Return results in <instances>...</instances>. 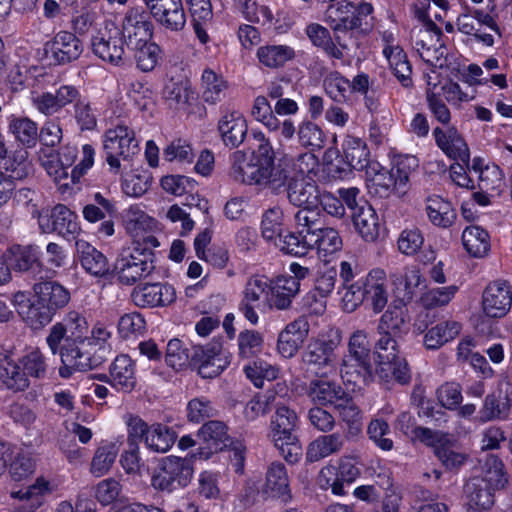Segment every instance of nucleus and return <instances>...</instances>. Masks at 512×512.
I'll list each match as a JSON object with an SVG mask.
<instances>
[{
    "mask_svg": "<svg viewBox=\"0 0 512 512\" xmlns=\"http://www.w3.org/2000/svg\"><path fill=\"white\" fill-rule=\"evenodd\" d=\"M198 437L206 445L199 448L193 455L194 458L200 460H207L214 453L228 448L231 439L227 425L219 420L205 422L198 430Z\"/></svg>",
    "mask_w": 512,
    "mask_h": 512,
    "instance_id": "nucleus-19",
    "label": "nucleus"
},
{
    "mask_svg": "<svg viewBox=\"0 0 512 512\" xmlns=\"http://www.w3.org/2000/svg\"><path fill=\"white\" fill-rule=\"evenodd\" d=\"M154 26L147 10L132 7L125 13L121 23V37L126 47H136L152 39Z\"/></svg>",
    "mask_w": 512,
    "mask_h": 512,
    "instance_id": "nucleus-14",
    "label": "nucleus"
},
{
    "mask_svg": "<svg viewBox=\"0 0 512 512\" xmlns=\"http://www.w3.org/2000/svg\"><path fill=\"white\" fill-rule=\"evenodd\" d=\"M371 344L365 330L354 331L348 342V354L344 357L341 377L344 382L362 388L373 379Z\"/></svg>",
    "mask_w": 512,
    "mask_h": 512,
    "instance_id": "nucleus-3",
    "label": "nucleus"
},
{
    "mask_svg": "<svg viewBox=\"0 0 512 512\" xmlns=\"http://www.w3.org/2000/svg\"><path fill=\"white\" fill-rule=\"evenodd\" d=\"M5 259L13 272L27 275L34 281L42 279L43 260L36 244H13L6 249Z\"/></svg>",
    "mask_w": 512,
    "mask_h": 512,
    "instance_id": "nucleus-12",
    "label": "nucleus"
},
{
    "mask_svg": "<svg viewBox=\"0 0 512 512\" xmlns=\"http://www.w3.org/2000/svg\"><path fill=\"white\" fill-rule=\"evenodd\" d=\"M342 341L341 331L331 328L311 339L301 354L307 372L326 378L336 370V350Z\"/></svg>",
    "mask_w": 512,
    "mask_h": 512,
    "instance_id": "nucleus-4",
    "label": "nucleus"
},
{
    "mask_svg": "<svg viewBox=\"0 0 512 512\" xmlns=\"http://www.w3.org/2000/svg\"><path fill=\"white\" fill-rule=\"evenodd\" d=\"M285 192L288 202L295 207H320V195L322 191L316 181L312 178L300 176L296 172Z\"/></svg>",
    "mask_w": 512,
    "mask_h": 512,
    "instance_id": "nucleus-21",
    "label": "nucleus"
},
{
    "mask_svg": "<svg viewBox=\"0 0 512 512\" xmlns=\"http://www.w3.org/2000/svg\"><path fill=\"white\" fill-rule=\"evenodd\" d=\"M484 313L491 318L505 316L512 305V293L506 282L490 283L483 292Z\"/></svg>",
    "mask_w": 512,
    "mask_h": 512,
    "instance_id": "nucleus-27",
    "label": "nucleus"
},
{
    "mask_svg": "<svg viewBox=\"0 0 512 512\" xmlns=\"http://www.w3.org/2000/svg\"><path fill=\"white\" fill-rule=\"evenodd\" d=\"M222 343L213 340L206 345L192 347L190 366L197 370L202 378L212 379L222 373L229 361L221 357Z\"/></svg>",
    "mask_w": 512,
    "mask_h": 512,
    "instance_id": "nucleus-13",
    "label": "nucleus"
},
{
    "mask_svg": "<svg viewBox=\"0 0 512 512\" xmlns=\"http://www.w3.org/2000/svg\"><path fill=\"white\" fill-rule=\"evenodd\" d=\"M263 493L272 499L287 504L292 500L290 479L285 465L281 462H272L266 472Z\"/></svg>",
    "mask_w": 512,
    "mask_h": 512,
    "instance_id": "nucleus-29",
    "label": "nucleus"
},
{
    "mask_svg": "<svg viewBox=\"0 0 512 512\" xmlns=\"http://www.w3.org/2000/svg\"><path fill=\"white\" fill-rule=\"evenodd\" d=\"M230 177L241 184L257 185L259 169L251 159L247 160V154L242 150H235L229 157Z\"/></svg>",
    "mask_w": 512,
    "mask_h": 512,
    "instance_id": "nucleus-41",
    "label": "nucleus"
},
{
    "mask_svg": "<svg viewBox=\"0 0 512 512\" xmlns=\"http://www.w3.org/2000/svg\"><path fill=\"white\" fill-rule=\"evenodd\" d=\"M238 355L242 359L258 356L263 349V336L256 330H244L238 335Z\"/></svg>",
    "mask_w": 512,
    "mask_h": 512,
    "instance_id": "nucleus-62",
    "label": "nucleus"
},
{
    "mask_svg": "<svg viewBox=\"0 0 512 512\" xmlns=\"http://www.w3.org/2000/svg\"><path fill=\"white\" fill-rule=\"evenodd\" d=\"M272 279L263 274H254L247 278L242 290L239 311L252 325L258 324L256 308L261 304L269 307Z\"/></svg>",
    "mask_w": 512,
    "mask_h": 512,
    "instance_id": "nucleus-11",
    "label": "nucleus"
},
{
    "mask_svg": "<svg viewBox=\"0 0 512 512\" xmlns=\"http://www.w3.org/2000/svg\"><path fill=\"white\" fill-rule=\"evenodd\" d=\"M323 87L326 94L337 103H346L350 99V81L337 71L324 78Z\"/></svg>",
    "mask_w": 512,
    "mask_h": 512,
    "instance_id": "nucleus-60",
    "label": "nucleus"
},
{
    "mask_svg": "<svg viewBox=\"0 0 512 512\" xmlns=\"http://www.w3.org/2000/svg\"><path fill=\"white\" fill-rule=\"evenodd\" d=\"M217 131L224 146L235 149L247 136V121L241 112L227 109L218 120Z\"/></svg>",
    "mask_w": 512,
    "mask_h": 512,
    "instance_id": "nucleus-23",
    "label": "nucleus"
},
{
    "mask_svg": "<svg viewBox=\"0 0 512 512\" xmlns=\"http://www.w3.org/2000/svg\"><path fill=\"white\" fill-rule=\"evenodd\" d=\"M46 50L55 64L65 65L80 57L83 44L74 33L59 31L46 43Z\"/></svg>",
    "mask_w": 512,
    "mask_h": 512,
    "instance_id": "nucleus-24",
    "label": "nucleus"
},
{
    "mask_svg": "<svg viewBox=\"0 0 512 512\" xmlns=\"http://www.w3.org/2000/svg\"><path fill=\"white\" fill-rule=\"evenodd\" d=\"M479 476L496 491L503 489L508 483L502 460L492 454L486 457Z\"/></svg>",
    "mask_w": 512,
    "mask_h": 512,
    "instance_id": "nucleus-52",
    "label": "nucleus"
},
{
    "mask_svg": "<svg viewBox=\"0 0 512 512\" xmlns=\"http://www.w3.org/2000/svg\"><path fill=\"white\" fill-rule=\"evenodd\" d=\"M309 333V323L303 316L288 323L279 333L277 339V350L286 358L294 357Z\"/></svg>",
    "mask_w": 512,
    "mask_h": 512,
    "instance_id": "nucleus-26",
    "label": "nucleus"
},
{
    "mask_svg": "<svg viewBox=\"0 0 512 512\" xmlns=\"http://www.w3.org/2000/svg\"><path fill=\"white\" fill-rule=\"evenodd\" d=\"M0 381L6 389L13 392H23L30 387L18 359L8 354L0 355Z\"/></svg>",
    "mask_w": 512,
    "mask_h": 512,
    "instance_id": "nucleus-35",
    "label": "nucleus"
},
{
    "mask_svg": "<svg viewBox=\"0 0 512 512\" xmlns=\"http://www.w3.org/2000/svg\"><path fill=\"white\" fill-rule=\"evenodd\" d=\"M365 302L369 303L375 313H380L388 302L386 274L382 269H373L360 278Z\"/></svg>",
    "mask_w": 512,
    "mask_h": 512,
    "instance_id": "nucleus-30",
    "label": "nucleus"
},
{
    "mask_svg": "<svg viewBox=\"0 0 512 512\" xmlns=\"http://www.w3.org/2000/svg\"><path fill=\"white\" fill-rule=\"evenodd\" d=\"M295 173L296 171L289 161L279 159L272 164L260 167L256 186L267 189L274 195H279L286 191Z\"/></svg>",
    "mask_w": 512,
    "mask_h": 512,
    "instance_id": "nucleus-17",
    "label": "nucleus"
},
{
    "mask_svg": "<svg viewBox=\"0 0 512 512\" xmlns=\"http://www.w3.org/2000/svg\"><path fill=\"white\" fill-rule=\"evenodd\" d=\"M395 53L393 50L388 54V49L384 50L385 55L388 58L389 64L393 70V74L405 88L412 86V67L407 59L406 54L402 49L396 47Z\"/></svg>",
    "mask_w": 512,
    "mask_h": 512,
    "instance_id": "nucleus-61",
    "label": "nucleus"
},
{
    "mask_svg": "<svg viewBox=\"0 0 512 512\" xmlns=\"http://www.w3.org/2000/svg\"><path fill=\"white\" fill-rule=\"evenodd\" d=\"M462 242L466 251L475 258H481L490 251V237L480 226L471 225L464 229Z\"/></svg>",
    "mask_w": 512,
    "mask_h": 512,
    "instance_id": "nucleus-47",
    "label": "nucleus"
},
{
    "mask_svg": "<svg viewBox=\"0 0 512 512\" xmlns=\"http://www.w3.org/2000/svg\"><path fill=\"white\" fill-rule=\"evenodd\" d=\"M193 466L187 458L166 456L159 460L151 477V486L163 493H172L189 485Z\"/></svg>",
    "mask_w": 512,
    "mask_h": 512,
    "instance_id": "nucleus-9",
    "label": "nucleus"
},
{
    "mask_svg": "<svg viewBox=\"0 0 512 512\" xmlns=\"http://www.w3.org/2000/svg\"><path fill=\"white\" fill-rule=\"evenodd\" d=\"M8 132L23 148H33L38 141V125L25 116L12 115L9 118Z\"/></svg>",
    "mask_w": 512,
    "mask_h": 512,
    "instance_id": "nucleus-43",
    "label": "nucleus"
},
{
    "mask_svg": "<svg viewBox=\"0 0 512 512\" xmlns=\"http://www.w3.org/2000/svg\"><path fill=\"white\" fill-rule=\"evenodd\" d=\"M105 161L112 174L122 170L121 161L127 162L140 151L135 132L124 124H117L107 129L102 137Z\"/></svg>",
    "mask_w": 512,
    "mask_h": 512,
    "instance_id": "nucleus-8",
    "label": "nucleus"
},
{
    "mask_svg": "<svg viewBox=\"0 0 512 512\" xmlns=\"http://www.w3.org/2000/svg\"><path fill=\"white\" fill-rule=\"evenodd\" d=\"M408 323L407 309L403 305L389 306L379 320L377 331L380 338L375 345L379 358L376 373L386 382L394 379L399 384L406 385L411 381L408 363L399 354L397 340L408 332Z\"/></svg>",
    "mask_w": 512,
    "mask_h": 512,
    "instance_id": "nucleus-1",
    "label": "nucleus"
},
{
    "mask_svg": "<svg viewBox=\"0 0 512 512\" xmlns=\"http://www.w3.org/2000/svg\"><path fill=\"white\" fill-rule=\"evenodd\" d=\"M373 12L370 3L362 2L355 6L353 2L341 0L328 6L325 20L334 33L348 32L362 28L365 19Z\"/></svg>",
    "mask_w": 512,
    "mask_h": 512,
    "instance_id": "nucleus-10",
    "label": "nucleus"
},
{
    "mask_svg": "<svg viewBox=\"0 0 512 512\" xmlns=\"http://www.w3.org/2000/svg\"><path fill=\"white\" fill-rule=\"evenodd\" d=\"M345 445V436L339 432L321 435L307 447L306 460L317 462L332 454L339 453Z\"/></svg>",
    "mask_w": 512,
    "mask_h": 512,
    "instance_id": "nucleus-40",
    "label": "nucleus"
},
{
    "mask_svg": "<svg viewBox=\"0 0 512 512\" xmlns=\"http://www.w3.org/2000/svg\"><path fill=\"white\" fill-rule=\"evenodd\" d=\"M442 30L434 23L428 22V27H414L411 40L420 57L428 64L435 66L443 55Z\"/></svg>",
    "mask_w": 512,
    "mask_h": 512,
    "instance_id": "nucleus-16",
    "label": "nucleus"
},
{
    "mask_svg": "<svg viewBox=\"0 0 512 512\" xmlns=\"http://www.w3.org/2000/svg\"><path fill=\"white\" fill-rule=\"evenodd\" d=\"M341 247L342 239L338 231L329 227H322L311 241V250L316 249L318 252H323L324 255L333 254Z\"/></svg>",
    "mask_w": 512,
    "mask_h": 512,
    "instance_id": "nucleus-63",
    "label": "nucleus"
},
{
    "mask_svg": "<svg viewBox=\"0 0 512 512\" xmlns=\"http://www.w3.org/2000/svg\"><path fill=\"white\" fill-rule=\"evenodd\" d=\"M150 17L170 32H181L187 22L182 0H143Z\"/></svg>",
    "mask_w": 512,
    "mask_h": 512,
    "instance_id": "nucleus-15",
    "label": "nucleus"
},
{
    "mask_svg": "<svg viewBox=\"0 0 512 512\" xmlns=\"http://www.w3.org/2000/svg\"><path fill=\"white\" fill-rule=\"evenodd\" d=\"M68 261V255L64 247L55 242H49L45 249L42 276L55 278L58 271L64 268Z\"/></svg>",
    "mask_w": 512,
    "mask_h": 512,
    "instance_id": "nucleus-55",
    "label": "nucleus"
},
{
    "mask_svg": "<svg viewBox=\"0 0 512 512\" xmlns=\"http://www.w3.org/2000/svg\"><path fill=\"white\" fill-rule=\"evenodd\" d=\"M345 390L335 381L317 377L312 379L307 386L306 394L316 406H334L344 395Z\"/></svg>",
    "mask_w": 512,
    "mask_h": 512,
    "instance_id": "nucleus-33",
    "label": "nucleus"
},
{
    "mask_svg": "<svg viewBox=\"0 0 512 512\" xmlns=\"http://www.w3.org/2000/svg\"><path fill=\"white\" fill-rule=\"evenodd\" d=\"M119 453V445L114 442H103L96 450L90 464V472L95 477L107 474L112 468Z\"/></svg>",
    "mask_w": 512,
    "mask_h": 512,
    "instance_id": "nucleus-51",
    "label": "nucleus"
},
{
    "mask_svg": "<svg viewBox=\"0 0 512 512\" xmlns=\"http://www.w3.org/2000/svg\"><path fill=\"white\" fill-rule=\"evenodd\" d=\"M49 482L44 478H37L35 483L25 490L12 493V496L24 503L18 508L19 512H34L43 504V495L49 492Z\"/></svg>",
    "mask_w": 512,
    "mask_h": 512,
    "instance_id": "nucleus-48",
    "label": "nucleus"
},
{
    "mask_svg": "<svg viewBox=\"0 0 512 512\" xmlns=\"http://www.w3.org/2000/svg\"><path fill=\"white\" fill-rule=\"evenodd\" d=\"M294 220L299 235L308 238L309 241H313L314 235L323 227L320 207L299 208Z\"/></svg>",
    "mask_w": 512,
    "mask_h": 512,
    "instance_id": "nucleus-50",
    "label": "nucleus"
},
{
    "mask_svg": "<svg viewBox=\"0 0 512 512\" xmlns=\"http://www.w3.org/2000/svg\"><path fill=\"white\" fill-rule=\"evenodd\" d=\"M433 135L437 146L451 159L459 160L464 164L469 162V149L463 137L455 127L444 130L436 127Z\"/></svg>",
    "mask_w": 512,
    "mask_h": 512,
    "instance_id": "nucleus-31",
    "label": "nucleus"
},
{
    "mask_svg": "<svg viewBox=\"0 0 512 512\" xmlns=\"http://www.w3.org/2000/svg\"><path fill=\"white\" fill-rule=\"evenodd\" d=\"M342 151L345 163L349 169H340L338 166L331 164L330 171H337L339 177L342 172L355 169L358 171L365 170L373 161L369 159V149L364 140L355 136H346L342 143Z\"/></svg>",
    "mask_w": 512,
    "mask_h": 512,
    "instance_id": "nucleus-28",
    "label": "nucleus"
},
{
    "mask_svg": "<svg viewBox=\"0 0 512 512\" xmlns=\"http://www.w3.org/2000/svg\"><path fill=\"white\" fill-rule=\"evenodd\" d=\"M21 368L31 384L32 380H39L45 377L47 364L45 357L39 349H33L18 358Z\"/></svg>",
    "mask_w": 512,
    "mask_h": 512,
    "instance_id": "nucleus-58",
    "label": "nucleus"
},
{
    "mask_svg": "<svg viewBox=\"0 0 512 512\" xmlns=\"http://www.w3.org/2000/svg\"><path fill=\"white\" fill-rule=\"evenodd\" d=\"M127 49L133 52L137 67L143 72H150L155 68L161 51L159 45L151 40L144 41L143 44L136 47H127Z\"/></svg>",
    "mask_w": 512,
    "mask_h": 512,
    "instance_id": "nucleus-56",
    "label": "nucleus"
},
{
    "mask_svg": "<svg viewBox=\"0 0 512 512\" xmlns=\"http://www.w3.org/2000/svg\"><path fill=\"white\" fill-rule=\"evenodd\" d=\"M76 251L83 269L97 278H104L112 272L107 257L85 240L79 239L75 243Z\"/></svg>",
    "mask_w": 512,
    "mask_h": 512,
    "instance_id": "nucleus-32",
    "label": "nucleus"
},
{
    "mask_svg": "<svg viewBox=\"0 0 512 512\" xmlns=\"http://www.w3.org/2000/svg\"><path fill=\"white\" fill-rule=\"evenodd\" d=\"M133 303L141 308L163 307L176 299L173 286L163 283H146L136 286L131 293Z\"/></svg>",
    "mask_w": 512,
    "mask_h": 512,
    "instance_id": "nucleus-22",
    "label": "nucleus"
},
{
    "mask_svg": "<svg viewBox=\"0 0 512 512\" xmlns=\"http://www.w3.org/2000/svg\"><path fill=\"white\" fill-rule=\"evenodd\" d=\"M177 434L172 427L162 423L150 425V430L145 438L146 448L154 453H166L174 445Z\"/></svg>",
    "mask_w": 512,
    "mask_h": 512,
    "instance_id": "nucleus-45",
    "label": "nucleus"
},
{
    "mask_svg": "<svg viewBox=\"0 0 512 512\" xmlns=\"http://www.w3.org/2000/svg\"><path fill=\"white\" fill-rule=\"evenodd\" d=\"M274 245L282 252L297 257L305 256L311 250V241L300 236L298 231L282 235Z\"/></svg>",
    "mask_w": 512,
    "mask_h": 512,
    "instance_id": "nucleus-64",
    "label": "nucleus"
},
{
    "mask_svg": "<svg viewBox=\"0 0 512 512\" xmlns=\"http://www.w3.org/2000/svg\"><path fill=\"white\" fill-rule=\"evenodd\" d=\"M88 330V324L84 316L76 311H70L62 322L54 324L50 328L49 335L46 338L51 351L57 349L64 339L88 338L85 333Z\"/></svg>",
    "mask_w": 512,
    "mask_h": 512,
    "instance_id": "nucleus-25",
    "label": "nucleus"
},
{
    "mask_svg": "<svg viewBox=\"0 0 512 512\" xmlns=\"http://www.w3.org/2000/svg\"><path fill=\"white\" fill-rule=\"evenodd\" d=\"M30 163L28 161V152L24 148L16 149L0 155V170L5 177L15 180H22L29 174Z\"/></svg>",
    "mask_w": 512,
    "mask_h": 512,
    "instance_id": "nucleus-42",
    "label": "nucleus"
},
{
    "mask_svg": "<svg viewBox=\"0 0 512 512\" xmlns=\"http://www.w3.org/2000/svg\"><path fill=\"white\" fill-rule=\"evenodd\" d=\"M367 179L370 181V187L381 198H387L392 192L403 194V190L398 187L397 180L393 172L384 168L379 162L373 161L365 170Z\"/></svg>",
    "mask_w": 512,
    "mask_h": 512,
    "instance_id": "nucleus-37",
    "label": "nucleus"
},
{
    "mask_svg": "<svg viewBox=\"0 0 512 512\" xmlns=\"http://www.w3.org/2000/svg\"><path fill=\"white\" fill-rule=\"evenodd\" d=\"M275 407L268 435L285 461L295 464L302 456V448L295 434L298 416L294 410L285 405L277 403Z\"/></svg>",
    "mask_w": 512,
    "mask_h": 512,
    "instance_id": "nucleus-5",
    "label": "nucleus"
},
{
    "mask_svg": "<svg viewBox=\"0 0 512 512\" xmlns=\"http://www.w3.org/2000/svg\"><path fill=\"white\" fill-rule=\"evenodd\" d=\"M283 211L280 207L267 209L261 220V234L267 241L274 244L283 234Z\"/></svg>",
    "mask_w": 512,
    "mask_h": 512,
    "instance_id": "nucleus-59",
    "label": "nucleus"
},
{
    "mask_svg": "<svg viewBox=\"0 0 512 512\" xmlns=\"http://www.w3.org/2000/svg\"><path fill=\"white\" fill-rule=\"evenodd\" d=\"M463 491L471 510L475 508L487 510L494 504L496 490L485 483L480 476L470 477L466 481Z\"/></svg>",
    "mask_w": 512,
    "mask_h": 512,
    "instance_id": "nucleus-38",
    "label": "nucleus"
},
{
    "mask_svg": "<svg viewBox=\"0 0 512 512\" xmlns=\"http://www.w3.org/2000/svg\"><path fill=\"white\" fill-rule=\"evenodd\" d=\"M261 64L268 68H278L295 57L294 50L286 45H267L257 50Z\"/></svg>",
    "mask_w": 512,
    "mask_h": 512,
    "instance_id": "nucleus-53",
    "label": "nucleus"
},
{
    "mask_svg": "<svg viewBox=\"0 0 512 512\" xmlns=\"http://www.w3.org/2000/svg\"><path fill=\"white\" fill-rule=\"evenodd\" d=\"M54 278L42 276L32 285L33 300L30 306L23 309L24 322L33 330L48 325L55 314L70 301L69 290Z\"/></svg>",
    "mask_w": 512,
    "mask_h": 512,
    "instance_id": "nucleus-2",
    "label": "nucleus"
},
{
    "mask_svg": "<svg viewBox=\"0 0 512 512\" xmlns=\"http://www.w3.org/2000/svg\"><path fill=\"white\" fill-rule=\"evenodd\" d=\"M356 231L367 242L375 241L379 236V219L376 211L368 202H362L356 212L351 213Z\"/></svg>",
    "mask_w": 512,
    "mask_h": 512,
    "instance_id": "nucleus-39",
    "label": "nucleus"
},
{
    "mask_svg": "<svg viewBox=\"0 0 512 512\" xmlns=\"http://www.w3.org/2000/svg\"><path fill=\"white\" fill-rule=\"evenodd\" d=\"M272 279L269 308L288 310L299 293L300 284L295 277L279 276Z\"/></svg>",
    "mask_w": 512,
    "mask_h": 512,
    "instance_id": "nucleus-36",
    "label": "nucleus"
},
{
    "mask_svg": "<svg viewBox=\"0 0 512 512\" xmlns=\"http://www.w3.org/2000/svg\"><path fill=\"white\" fill-rule=\"evenodd\" d=\"M92 50L93 53L103 61H107L114 65H119L123 61L125 54L124 45L125 43L121 38L109 37H94L92 39Z\"/></svg>",
    "mask_w": 512,
    "mask_h": 512,
    "instance_id": "nucleus-46",
    "label": "nucleus"
},
{
    "mask_svg": "<svg viewBox=\"0 0 512 512\" xmlns=\"http://www.w3.org/2000/svg\"><path fill=\"white\" fill-rule=\"evenodd\" d=\"M202 99L214 105L221 102L228 90V82L211 68L204 69L201 77Z\"/></svg>",
    "mask_w": 512,
    "mask_h": 512,
    "instance_id": "nucleus-44",
    "label": "nucleus"
},
{
    "mask_svg": "<svg viewBox=\"0 0 512 512\" xmlns=\"http://www.w3.org/2000/svg\"><path fill=\"white\" fill-rule=\"evenodd\" d=\"M297 140L301 147L315 151L324 146L325 136L316 123L302 121L297 127Z\"/></svg>",
    "mask_w": 512,
    "mask_h": 512,
    "instance_id": "nucleus-57",
    "label": "nucleus"
},
{
    "mask_svg": "<svg viewBox=\"0 0 512 512\" xmlns=\"http://www.w3.org/2000/svg\"><path fill=\"white\" fill-rule=\"evenodd\" d=\"M88 338L64 339L52 353L59 354L62 366L59 375L69 378L74 371L85 372L99 367L104 363L103 358L91 346Z\"/></svg>",
    "mask_w": 512,
    "mask_h": 512,
    "instance_id": "nucleus-6",
    "label": "nucleus"
},
{
    "mask_svg": "<svg viewBox=\"0 0 512 512\" xmlns=\"http://www.w3.org/2000/svg\"><path fill=\"white\" fill-rule=\"evenodd\" d=\"M81 98L76 86L63 84L54 91L43 92L33 98V105L41 114L52 116L70 104L74 106Z\"/></svg>",
    "mask_w": 512,
    "mask_h": 512,
    "instance_id": "nucleus-18",
    "label": "nucleus"
},
{
    "mask_svg": "<svg viewBox=\"0 0 512 512\" xmlns=\"http://www.w3.org/2000/svg\"><path fill=\"white\" fill-rule=\"evenodd\" d=\"M155 253L139 244L123 248L113 265L112 273L122 285H133L148 277L155 269Z\"/></svg>",
    "mask_w": 512,
    "mask_h": 512,
    "instance_id": "nucleus-7",
    "label": "nucleus"
},
{
    "mask_svg": "<svg viewBox=\"0 0 512 512\" xmlns=\"http://www.w3.org/2000/svg\"><path fill=\"white\" fill-rule=\"evenodd\" d=\"M39 228L43 233H57L62 237L74 236L80 230L77 215L63 204H58L49 214H40Z\"/></svg>",
    "mask_w": 512,
    "mask_h": 512,
    "instance_id": "nucleus-20",
    "label": "nucleus"
},
{
    "mask_svg": "<svg viewBox=\"0 0 512 512\" xmlns=\"http://www.w3.org/2000/svg\"><path fill=\"white\" fill-rule=\"evenodd\" d=\"M111 386L118 391L130 393L137 385L134 361L126 354L118 355L110 365Z\"/></svg>",
    "mask_w": 512,
    "mask_h": 512,
    "instance_id": "nucleus-34",
    "label": "nucleus"
},
{
    "mask_svg": "<svg viewBox=\"0 0 512 512\" xmlns=\"http://www.w3.org/2000/svg\"><path fill=\"white\" fill-rule=\"evenodd\" d=\"M460 330L461 325L456 321L439 323L425 333L423 344L427 349L436 350L454 339Z\"/></svg>",
    "mask_w": 512,
    "mask_h": 512,
    "instance_id": "nucleus-49",
    "label": "nucleus"
},
{
    "mask_svg": "<svg viewBox=\"0 0 512 512\" xmlns=\"http://www.w3.org/2000/svg\"><path fill=\"white\" fill-rule=\"evenodd\" d=\"M426 211L430 221L443 228L451 226L456 218L451 203L440 197L429 199Z\"/></svg>",
    "mask_w": 512,
    "mask_h": 512,
    "instance_id": "nucleus-54",
    "label": "nucleus"
}]
</instances>
